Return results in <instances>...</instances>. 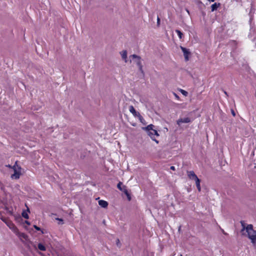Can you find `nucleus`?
Listing matches in <instances>:
<instances>
[{
    "label": "nucleus",
    "instance_id": "f257e3e1",
    "mask_svg": "<svg viewBox=\"0 0 256 256\" xmlns=\"http://www.w3.org/2000/svg\"><path fill=\"white\" fill-rule=\"evenodd\" d=\"M246 231L248 234V237L252 243H256V230L253 229L252 224H248L246 228Z\"/></svg>",
    "mask_w": 256,
    "mask_h": 256
},
{
    "label": "nucleus",
    "instance_id": "f03ea898",
    "mask_svg": "<svg viewBox=\"0 0 256 256\" xmlns=\"http://www.w3.org/2000/svg\"><path fill=\"white\" fill-rule=\"evenodd\" d=\"M130 58H132L134 60V62L138 66V67L140 71L142 72V74L144 75V71L142 70V59L140 56H138L135 54L131 55L130 56Z\"/></svg>",
    "mask_w": 256,
    "mask_h": 256
},
{
    "label": "nucleus",
    "instance_id": "7ed1b4c3",
    "mask_svg": "<svg viewBox=\"0 0 256 256\" xmlns=\"http://www.w3.org/2000/svg\"><path fill=\"white\" fill-rule=\"evenodd\" d=\"M12 169L14 171V174H12L11 178L15 180L18 179L21 174L22 168L17 165V162H16L12 166Z\"/></svg>",
    "mask_w": 256,
    "mask_h": 256
},
{
    "label": "nucleus",
    "instance_id": "20e7f679",
    "mask_svg": "<svg viewBox=\"0 0 256 256\" xmlns=\"http://www.w3.org/2000/svg\"><path fill=\"white\" fill-rule=\"evenodd\" d=\"M146 133L152 139V140L156 142V143L157 144L158 143V141L156 139V136H159V134H158V131L156 130L148 132H146Z\"/></svg>",
    "mask_w": 256,
    "mask_h": 256
},
{
    "label": "nucleus",
    "instance_id": "39448f33",
    "mask_svg": "<svg viewBox=\"0 0 256 256\" xmlns=\"http://www.w3.org/2000/svg\"><path fill=\"white\" fill-rule=\"evenodd\" d=\"M129 110L134 116H138L140 118V120L142 121V116H140L139 112H136L132 106H129Z\"/></svg>",
    "mask_w": 256,
    "mask_h": 256
},
{
    "label": "nucleus",
    "instance_id": "423d86ee",
    "mask_svg": "<svg viewBox=\"0 0 256 256\" xmlns=\"http://www.w3.org/2000/svg\"><path fill=\"white\" fill-rule=\"evenodd\" d=\"M191 122V120L190 118L186 117L182 118H180L177 120V124L180 126L182 123H189Z\"/></svg>",
    "mask_w": 256,
    "mask_h": 256
},
{
    "label": "nucleus",
    "instance_id": "0eeeda50",
    "mask_svg": "<svg viewBox=\"0 0 256 256\" xmlns=\"http://www.w3.org/2000/svg\"><path fill=\"white\" fill-rule=\"evenodd\" d=\"M180 48L183 52L185 60L186 61H188V55L190 54V52L188 51V49L184 47L180 46Z\"/></svg>",
    "mask_w": 256,
    "mask_h": 256
},
{
    "label": "nucleus",
    "instance_id": "6e6552de",
    "mask_svg": "<svg viewBox=\"0 0 256 256\" xmlns=\"http://www.w3.org/2000/svg\"><path fill=\"white\" fill-rule=\"evenodd\" d=\"M188 176L190 179L194 180H195L196 178H198V176L194 172V171L188 172Z\"/></svg>",
    "mask_w": 256,
    "mask_h": 256
},
{
    "label": "nucleus",
    "instance_id": "1a4fd4ad",
    "mask_svg": "<svg viewBox=\"0 0 256 256\" xmlns=\"http://www.w3.org/2000/svg\"><path fill=\"white\" fill-rule=\"evenodd\" d=\"M154 125H153L152 124H150L148 125L147 126L142 128V129L143 130H144V131H146V132H150V131L154 130H155L154 129Z\"/></svg>",
    "mask_w": 256,
    "mask_h": 256
},
{
    "label": "nucleus",
    "instance_id": "9d476101",
    "mask_svg": "<svg viewBox=\"0 0 256 256\" xmlns=\"http://www.w3.org/2000/svg\"><path fill=\"white\" fill-rule=\"evenodd\" d=\"M98 204L101 207L104 208H106L108 206V202L104 200H100L98 201Z\"/></svg>",
    "mask_w": 256,
    "mask_h": 256
},
{
    "label": "nucleus",
    "instance_id": "9b49d317",
    "mask_svg": "<svg viewBox=\"0 0 256 256\" xmlns=\"http://www.w3.org/2000/svg\"><path fill=\"white\" fill-rule=\"evenodd\" d=\"M220 3L215 2L211 6L212 12H214L217 10V8L220 6Z\"/></svg>",
    "mask_w": 256,
    "mask_h": 256
},
{
    "label": "nucleus",
    "instance_id": "f8f14e48",
    "mask_svg": "<svg viewBox=\"0 0 256 256\" xmlns=\"http://www.w3.org/2000/svg\"><path fill=\"white\" fill-rule=\"evenodd\" d=\"M122 59L124 60L125 62H127V52L126 50H124L122 52Z\"/></svg>",
    "mask_w": 256,
    "mask_h": 256
},
{
    "label": "nucleus",
    "instance_id": "ddd939ff",
    "mask_svg": "<svg viewBox=\"0 0 256 256\" xmlns=\"http://www.w3.org/2000/svg\"><path fill=\"white\" fill-rule=\"evenodd\" d=\"M194 181L196 182V184L197 189L198 190L199 192H200L201 190L200 186V180L198 178Z\"/></svg>",
    "mask_w": 256,
    "mask_h": 256
},
{
    "label": "nucleus",
    "instance_id": "4468645a",
    "mask_svg": "<svg viewBox=\"0 0 256 256\" xmlns=\"http://www.w3.org/2000/svg\"><path fill=\"white\" fill-rule=\"evenodd\" d=\"M38 248L40 250H42V251H44L46 250L44 246L40 243L38 244Z\"/></svg>",
    "mask_w": 256,
    "mask_h": 256
},
{
    "label": "nucleus",
    "instance_id": "2eb2a0df",
    "mask_svg": "<svg viewBox=\"0 0 256 256\" xmlns=\"http://www.w3.org/2000/svg\"><path fill=\"white\" fill-rule=\"evenodd\" d=\"M122 182H119L117 184V188H118L120 191L122 192L124 190V186H122Z\"/></svg>",
    "mask_w": 256,
    "mask_h": 256
},
{
    "label": "nucleus",
    "instance_id": "dca6fc26",
    "mask_svg": "<svg viewBox=\"0 0 256 256\" xmlns=\"http://www.w3.org/2000/svg\"><path fill=\"white\" fill-rule=\"evenodd\" d=\"M176 32L178 34V38L180 39H182V36L183 35L182 33L180 30H176Z\"/></svg>",
    "mask_w": 256,
    "mask_h": 256
},
{
    "label": "nucleus",
    "instance_id": "f3484780",
    "mask_svg": "<svg viewBox=\"0 0 256 256\" xmlns=\"http://www.w3.org/2000/svg\"><path fill=\"white\" fill-rule=\"evenodd\" d=\"M179 90L184 96H188V92L182 89H180Z\"/></svg>",
    "mask_w": 256,
    "mask_h": 256
},
{
    "label": "nucleus",
    "instance_id": "a211bd4d",
    "mask_svg": "<svg viewBox=\"0 0 256 256\" xmlns=\"http://www.w3.org/2000/svg\"><path fill=\"white\" fill-rule=\"evenodd\" d=\"M126 196H129V193L125 186H124V190L122 191Z\"/></svg>",
    "mask_w": 256,
    "mask_h": 256
},
{
    "label": "nucleus",
    "instance_id": "6ab92c4d",
    "mask_svg": "<svg viewBox=\"0 0 256 256\" xmlns=\"http://www.w3.org/2000/svg\"><path fill=\"white\" fill-rule=\"evenodd\" d=\"M22 216L26 218V219H28V215L27 213V212H23L22 213Z\"/></svg>",
    "mask_w": 256,
    "mask_h": 256
},
{
    "label": "nucleus",
    "instance_id": "aec40b11",
    "mask_svg": "<svg viewBox=\"0 0 256 256\" xmlns=\"http://www.w3.org/2000/svg\"><path fill=\"white\" fill-rule=\"evenodd\" d=\"M240 224H241V225L242 227V231H244V230H246V225H245V223L244 221H241L240 222Z\"/></svg>",
    "mask_w": 256,
    "mask_h": 256
},
{
    "label": "nucleus",
    "instance_id": "412c9836",
    "mask_svg": "<svg viewBox=\"0 0 256 256\" xmlns=\"http://www.w3.org/2000/svg\"><path fill=\"white\" fill-rule=\"evenodd\" d=\"M56 220L58 221V224H64V220L62 218H56Z\"/></svg>",
    "mask_w": 256,
    "mask_h": 256
},
{
    "label": "nucleus",
    "instance_id": "4be33fe9",
    "mask_svg": "<svg viewBox=\"0 0 256 256\" xmlns=\"http://www.w3.org/2000/svg\"><path fill=\"white\" fill-rule=\"evenodd\" d=\"M34 228L37 230H41V229L40 228L38 227V226H36V225H34Z\"/></svg>",
    "mask_w": 256,
    "mask_h": 256
},
{
    "label": "nucleus",
    "instance_id": "5701e85b",
    "mask_svg": "<svg viewBox=\"0 0 256 256\" xmlns=\"http://www.w3.org/2000/svg\"><path fill=\"white\" fill-rule=\"evenodd\" d=\"M174 95V96L178 100H180V97L174 92H173Z\"/></svg>",
    "mask_w": 256,
    "mask_h": 256
},
{
    "label": "nucleus",
    "instance_id": "b1692460",
    "mask_svg": "<svg viewBox=\"0 0 256 256\" xmlns=\"http://www.w3.org/2000/svg\"><path fill=\"white\" fill-rule=\"evenodd\" d=\"M160 22V18H159L158 16V18H157V24L158 26H159Z\"/></svg>",
    "mask_w": 256,
    "mask_h": 256
},
{
    "label": "nucleus",
    "instance_id": "393cba45",
    "mask_svg": "<svg viewBox=\"0 0 256 256\" xmlns=\"http://www.w3.org/2000/svg\"><path fill=\"white\" fill-rule=\"evenodd\" d=\"M231 112H232V116H236L234 111L233 110H232Z\"/></svg>",
    "mask_w": 256,
    "mask_h": 256
},
{
    "label": "nucleus",
    "instance_id": "a878e982",
    "mask_svg": "<svg viewBox=\"0 0 256 256\" xmlns=\"http://www.w3.org/2000/svg\"><path fill=\"white\" fill-rule=\"evenodd\" d=\"M170 169L172 170H175V167L174 166H171L170 167Z\"/></svg>",
    "mask_w": 256,
    "mask_h": 256
},
{
    "label": "nucleus",
    "instance_id": "bb28decb",
    "mask_svg": "<svg viewBox=\"0 0 256 256\" xmlns=\"http://www.w3.org/2000/svg\"><path fill=\"white\" fill-rule=\"evenodd\" d=\"M120 242V240L118 239H117L116 240V244L118 246H119Z\"/></svg>",
    "mask_w": 256,
    "mask_h": 256
},
{
    "label": "nucleus",
    "instance_id": "cd10ccee",
    "mask_svg": "<svg viewBox=\"0 0 256 256\" xmlns=\"http://www.w3.org/2000/svg\"><path fill=\"white\" fill-rule=\"evenodd\" d=\"M127 198H128V200H130V199H131V198H130V194H129V196H126Z\"/></svg>",
    "mask_w": 256,
    "mask_h": 256
},
{
    "label": "nucleus",
    "instance_id": "c85d7f7f",
    "mask_svg": "<svg viewBox=\"0 0 256 256\" xmlns=\"http://www.w3.org/2000/svg\"><path fill=\"white\" fill-rule=\"evenodd\" d=\"M26 222L28 224H30V223L28 222V221H26Z\"/></svg>",
    "mask_w": 256,
    "mask_h": 256
},
{
    "label": "nucleus",
    "instance_id": "c756f323",
    "mask_svg": "<svg viewBox=\"0 0 256 256\" xmlns=\"http://www.w3.org/2000/svg\"><path fill=\"white\" fill-rule=\"evenodd\" d=\"M1 219H2V221L4 222V219H3L2 218Z\"/></svg>",
    "mask_w": 256,
    "mask_h": 256
},
{
    "label": "nucleus",
    "instance_id": "7c9ffc66",
    "mask_svg": "<svg viewBox=\"0 0 256 256\" xmlns=\"http://www.w3.org/2000/svg\"><path fill=\"white\" fill-rule=\"evenodd\" d=\"M224 94H225L226 95H227V93H226V92H224Z\"/></svg>",
    "mask_w": 256,
    "mask_h": 256
},
{
    "label": "nucleus",
    "instance_id": "2f4dec72",
    "mask_svg": "<svg viewBox=\"0 0 256 256\" xmlns=\"http://www.w3.org/2000/svg\"><path fill=\"white\" fill-rule=\"evenodd\" d=\"M180 256H182V255H180Z\"/></svg>",
    "mask_w": 256,
    "mask_h": 256
}]
</instances>
